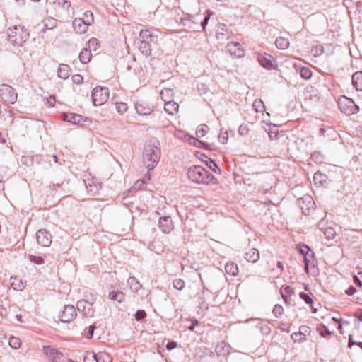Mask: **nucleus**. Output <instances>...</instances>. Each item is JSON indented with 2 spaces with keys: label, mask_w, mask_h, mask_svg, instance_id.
<instances>
[{
  "label": "nucleus",
  "mask_w": 362,
  "mask_h": 362,
  "mask_svg": "<svg viewBox=\"0 0 362 362\" xmlns=\"http://www.w3.org/2000/svg\"><path fill=\"white\" fill-rule=\"evenodd\" d=\"M160 144L156 138L153 137L147 141L144 147L142 162L148 171L155 168L160 158Z\"/></svg>",
  "instance_id": "nucleus-1"
},
{
  "label": "nucleus",
  "mask_w": 362,
  "mask_h": 362,
  "mask_svg": "<svg viewBox=\"0 0 362 362\" xmlns=\"http://www.w3.org/2000/svg\"><path fill=\"white\" fill-rule=\"evenodd\" d=\"M188 178L198 184L209 185L215 182L216 178L207 170L200 165H194L187 170Z\"/></svg>",
  "instance_id": "nucleus-2"
},
{
  "label": "nucleus",
  "mask_w": 362,
  "mask_h": 362,
  "mask_svg": "<svg viewBox=\"0 0 362 362\" xmlns=\"http://www.w3.org/2000/svg\"><path fill=\"white\" fill-rule=\"evenodd\" d=\"M7 34L8 40L16 45H22L30 37L29 32L21 25L8 28Z\"/></svg>",
  "instance_id": "nucleus-3"
},
{
  "label": "nucleus",
  "mask_w": 362,
  "mask_h": 362,
  "mask_svg": "<svg viewBox=\"0 0 362 362\" xmlns=\"http://www.w3.org/2000/svg\"><path fill=\"white\" fill-rule=\"evenodd\" d=\"M200 15H190V14H185L184 17L180 18V24L185 26V30L190 32H197L199 31L200 25Z\"/></svg>",
  "instance_id": "nucleus-4"
},
{
  "label": "nucleus",
  "mask_w": 362,
  "mask_h": 362,
  "mask_svg": "<svg viewBox=\"0 0 362 362\" xmlns=\"http://www.w3.org/2000/svg\"><path fill=\"white\" fill-rule=\"evenodd\" d=\"M338 106L341 111L346 115L356 114L359 111V107L354 100L346 96H342L338 100Z\"/></svg>",
  "instance_id": "nucleus-5"
},
{
  "label": "nucleus",
  "mask_w": 362,
  "mask_h": 362,
  "mask_svg": "<svg viewBox=\"0 0 362 362\" xmlns=\"http://www.w3.org/2000/svg\"><path fill=\"white\" fill-rule=\"evenodd\" d=\"M93 103L95 106L104 104L109 98L107 88L97 86L93 88L91 94Z\"/></svg>",
  "instance_id": "nucleus-6"
},
{
  "label": "nucleus",
  "mask_w": 362,
  "mask_h": 362,
  "mask_svg": "<svg viewBox=\"0 0 362 362\" xmlns=\"http://www.w3.org/2000/svg\"><path fill=\"white\" fill-rule=\"evenodd\" d=\"M0 97L6 103L13 104L17 100L18 95L13 87L2 84L0 86Z\"/></svg>",
  "instance_id": "nucleus-7"
},
{
  "label": "nucleus",
  "mask_w": 362,
  "mask_h": 362,
  "mask_svg": "<svg viewBox=\"0 0 362 362\" xmlns=\"http://www.w3.org/2000/svg\"><path fill=\"white\" fill-rule=\"evenodd\" d=\"M76 311L73 305H64L63 309L59 312V317L63 322H69L76 317Z\"/></svg>",
  "instance_id": "nucleus-8"
},
{
  "label": "nucleus",
  "mask_w": 362,
  "mask_h": 362,
  "mask_svg": "<svg viewBox=\"0 0 362 362\" xmlns=\"http://www.w3.org/2000/svg\"><path fill=\"white\" fill-rule=\"evenodd\" d=\"M36 240L39 245L42 247H48L52 243V235L45 229L39 230L36 233Z\"/></svg>",
  "instance_id": "nucleus-9"
},
{
  "label": "nucleus",
  "mask_w": 362,
  "mask_h": 362,
  "mask_svg": "<svg viewBox=\"0 0 362 362\" xmlns=\"http://www.w3.org/2000/svg\"><path fill=\"white\" fill-rule=\"evenodd\" d=\"M76 306L78 310L81 312L85 317H90L93 316L94 309L93 308V303L85 300H81L77 302Z\"/></svg>",
  "instance_id": "nucleus-10"
},
{
  "label": "nucleus",
  "mask_w": 362,
  "mask_h": 362,
  "mask_svg": "<svg viewBox=\"0 0 362 362\" xmlns=\"http://www.w3.org/2000/svg\"><path fill=\"white\" fill-rule=\"evenodd\" d=\"M226 51L237 58L243 57L245 55V50L238 42H230L226 47Z\"/></svg>",
  "instance_id": "nucleus-11"
},
{
  "label": "nucleus",
  "mask_w": 362,
  "mask_h": 362,
  "mask_svg": "<svg viewBox=\"0 0 362 362\" xmlns=\"http://www.w3.org/2000/svg\"><path fill=\"white\" fill-rule=\"evenodd\" d=\"M257 61L261 66L267 69H272L274 66L273 57L269 54L264 53L258 54Z\"/></svg>",
  "instance_id": "nucleus-12"
},
{
  "label": "nucleus",
  "mask_w": 362,
  "mask_h": 362,
  "mask_svg": "<svg viewBox=\"0 0 362 362\" xmlns=\"http://www.w3.org/2000/svg\"><path fill=\"white\" fill-rule=\"evenodd\" d=\"M298 204L301 207L303 213L307 214L309 213V211L311 208H313L315 203L312 197L306 194L298 199Z\"/></svg>",
  "instance_id": "nucleus-13"
},
{
  "label": "nucleus",
  "mask_w": 362,
  "mask_h": 362,
  "mask_svg": "<svg viewBox=\"0 0 362 362\" xmlns=\"http://www.w3.org/2000/svg\"><path fill=\"white\" fill-rule=\"evenodd\" d=\"M159 228L164 233H169L173 229V223L170 216L160 217L158 222Z\"/></svg>",
  "instance_id": "nucleus-14"
},
{
  "label": "nucleus",
  "mask_w": 362,
  "mask_h": 362,
  "mask_svg": "<svg viewBox=\"0 0 362 362\" xmlns=\"http://www.w3.org/2000/svg\"><path fill=\"white\" fill-rule=\"evenodd\" d=\"M58 21L52 17L45 18L42 21V28L40 34L45 33L48 30H52L57 26Z\"/></svg>",
  "instance_id": "nucleus-15"
},
{
  "label": "nucleus",
  "mask_w": 362,
  "mask_h": 362,
  "mask_svg": "<svg viewBox=\"0 0 362 362\" xmlns=\"http://www.w3.org/2000/svg\"><path fill=\"white\" fill-rule=\"evenodd\" d=\"M135 110L137 114L148 116L153 112V107L146 103L141 101L135 104Z\"/></svg>",
  "instance_id": "nucleus-16"
},
{
  "label": "nucleus",
  "mask_w": 362,
  "mask_h": 362,
  "mask_svg": "<svg viewBox=\"0 0 362 362\" xmlns=\"http://www.w3.org/2000/svg\"><path fill=\"white\" fill-rule=\"evenodd\" d=\"M72 26L74 31L78 34L85 33L88 28L84 20H81V18H76L72 23Z\"/></svg>",
  "instance_id": "nucleus-17"
},
{
  "label": "nucleus",
  "mask_w": 362,
  "mask_h": 362,
  "mask_svg": "<svg viewBox=\"0 0 362 362\" xmlns=\"http://www.w3.org/2000/svg\"><path fill=\"white\" fill-rule=\"evenodd\" d=\"M63 119L64 120L74 124H81L82 121L85 122L87 119H83V117L81 115L74 114L71 112L64 113Z\"/></svg>",
  "instance_id": "nucleus-18"
},
{
  "label": "nucleus",
  "mask_w": 362,
  "mask_h": 362,
  "mask_svg": "<svg viewBox=\"0 0 362 362\" xmlns=\"http://www.w3.org/2000/svg\"><path fill=\"white\" fill-rule=\"evenodd\" d=\"M245 259L251 263H255L259 259V252L256 248H249L244 254Z\"/></svg>",
  "instance_id": "nucleus-19"
},
{
  "label": "nucleus",
  "mask_w": 362,
  "mask_h": 362,
  "mask_svg": "<svg viewBox=\"0 0 362 362\" xmlns=\"http://www.w3.org/2000/svg\"><path fill=\"white\" fill-rule=\"evenodd\" d=\"M179 105L173 101L169 100L164 104L165 111L170 115H174L178 112Z\"/></svg>",
  "instance_id": "nucleus-20"
},
{
  "label": "nucleus",
  "mask_w": 362,
  "mask_h": 362,
  "mask_svg": "<svg viewBox=\"0 0 362 362\" xmlns=\"http://www.w3.org/2000/svg\"><path fill=\"white\" fill-rule=\"evenodd\" d=\"M151 43V42L147 41H139L138 43L139 49L146 57H148L151 54L152 47Z\"/></svg>",
  "instance_id": "nucleus-21"
},
{
  "label": "nucleus",
  "mask_w": 362,
  "mask_h": 362,
  "mask_svg": "<svg viewBox=\"0 0 362 362\" xmlns=\"http://www.w3.org/2000/svg\"><path fill=\"white\" fill-rule=\"evenodd\" d=\"M294 68L304 79H310L313 75L312 71L308 67L301 66L300 64H294Z\"/></svg>",
  "instance_id": "nucleus-22"
},
{
  "label": "nucleus",
  "mask_w": 362,
  "mask_h": 362,
  "mask_svg": "<svg viewBox=\"0 0 362 362\" xmlns=\"http://www.w3.org/2000/svg\"><path fill=\"white\" fill-rule=\"evenodd\" d=\"M108 298L120 303L124 300L125 294L119 291H112L108 293Z\"/></svg>",
  "instance_id": "nucleus-23"
},
{
  "label": "nucleus",
  "mask_w": 362,
  "mask_h": 362,
  "mask_svg": "<svg viewBox=\"0 0 362 362\" xmlns=\"http://www.w3.org/2000/svg\"><path fill=\"white\" fill-rule=\"evenodd\" d=\"M352 84L357 90L362 91V71H356L353 74Z\"/></svg>",
  "instance_id": "nucleus-24"
},
{
  "label": "nucleus",
  "mask_w": 362,
  "mask_h": 362,
  "mask_svg": "<svg viewBox=\"0 0 362 362\" xmlns=\"http://www.w3.org/2000/svg\"><path fill=\"white\" fill-rule=\"evenodd\" d=\"M230 346L226 344L224 341H221L217 344L216 347V353L218 356H226L230 352Z\"/></svg>",
  "instance_id": "nucleus-25"
},
{
  "label": "nucleus",
  "mask_w": 362,
  "mask_h": 362,
  "mask_svg": "<svg viewBox=\"0 0 362 362\" xmlns=\"http://www.w3.org/2000/svg\"><path fill=\"white\" fill-rule=\"evenodd\" d=\"M71 73L70 67L64 64H60L58 68V76L61 78L66 79L67 78Z\"/></svg>",
  "instance_id": "nucleus-26"
},
{
  "label": "nucleus",
  "mask_w": 362,
  "mask_h": 362,
  "mask_svg": "<svg viewBox=\"0 0 362 362\" xmlns=\"http://www.w3.org/2000/svg\"><path fill=\"white\" fill-rule=\"evenodd\" d=\"M11 285L16 291H22L25 288V283L18 276L11 278Z\"/></svg>",
  "instance_id": "nucleus-27"
},
{
  "label": "nucleus",
  "mask_w": 362,
  "mask_h": 362,
  "mask_svg": "<svg viewBox=\"0 0 362 362\" xmlns=\"http://www.w3.org/2000/svg\"><path fill=\"white\" fill-rule=\"evenodd\" d=\"M280 293L285 303H288V299L294 294V291L291 286H284L281 288Z\"/></svg>",
  "instance_id": "nucleus-28"
},
{
  "label": "nucleus",
  "mask_w": 362,
  "mask_h": 362,
  "mask_svg": "<svg viewBox=\"0 0 362 362\" xmlns=\"http://www.w3.org/2000/svg\"><path fill=\"white\" fill-rule=\"evenodd\" d=\"M127 283L129 286L130 289L133 292H138L142 287L139 281L135 277H129L127 280Z\"/></svg>",
  "instance_id": "nucleus-29"
},
{
  "label": "nucleus",
  "mask_w": 362,
  "mask_h": 362,
  "mask_svg": "<svg viewBox=\"0 0 362 362\" xmlns=\"http://www.w3.org/2000/svg\"><path fill=\"white\" fill-rule=\"evenodd\" d=\"M204 156L205 159H202V161H204L206 163L207 167L210 168L213 172L216 173L218 174H221V170L218 168V165L214 162V160H213L210 158H208L206 156Z\"/></svg>",
  "instance_id": "nucleus-30"
},
{
  "label": "nucleus",
  "mask_w": 362,
  "mask_h": 362,
  "mask_svg": "<svg viewBox=\"0 0 362 362\" xmlns=\"http://www.w3.org/2000/svg\"><path fill=\"white\" fill-rule=\"evenodd\" d=\"M92 54L90 50L88 48H84L80 52L79 59L81 63L86 64L90 60Z\"/></svg>",
  "instance_id": "nucleus-31"
},
{
  "label": "nucleus",
  "mask_w": 362,
  "mask_h": 362,
  "mask_svg": "<svg viewBox=\"0 0 362 362\" xmlns=\"http://www.w3.org/2000/svg\"><path fill=\"white\" fill-rule=\"evenodd\" d=\"M225 271L228 274L236 276L238 273V268L234 262H227L225 265Z\"/></svg>",
  "instance_id": "nucleus-32"
},
{
  "label": "nucleus",
  "mask_w": 362,
  "mask_h": 362,
  "mask_svg": "<svg viewBox=\"0 0 362 362\" xmlns=\"http://www.w3.org/2000/svg\"><path fill=\"white\" fill-rule=\"evenodd\" d=\"M276 46L279 49H286L289 46V41L288 39L283 37H279L276 38L275 41Z\"/></svg>",
  "instance_id": "nucleus-33"
},
{
  "label": "nucleus",
  "mask_w": 362,
  "mask_h": 362,
  "mask_svg": "<svg viewBox=\"0 0 362 362\" xmlns=\"http://www.w3.org/2000/svg\"><path fill=\"white\" fill-rule=\"evenodd\" d=\"M318 228L320 230L323 231L324 235L327 240H333L336 236V232L332 227H327L324 229L318 226Z\"/></svg>",
  "instance_id": "nucleus-34"
},
{
  "label": "nucleus",
  "mask_w": 362,
  "mask_h": 362,
  "mask_svg": "<svg viewBox=\"0 0 362 362\" xmlns=\"http://www.w3.org/2000/svg\"><path fill=\"white\" fill-rule=\"evenodd\" d=\"M90 179H86V180H84V182H85V185H86V188L88 189V191H90V192H92L93 194H95L96 193L98 189H100V185L99 183H90ZM92 182H93V181H92Z\"/></svg>",
  "instance_id": "nucleus-35"
},
{
  "label": "nucleus",
  "mask_w": 362,
  "mask_h": 362,
  "mask_svg": "<svg viewBox=\"0 0 362 362\" xmlns=\"http://www.w3.org/2000/svg\"><path fill=\"white\" fill-rule=\"evenodd\" d=\"M327 181V176L320 172H317L314 174L313 182L315 185H324Z\"/></svg>",
  "instance_id": "nucleus-36"
},
{
  "label": "nucleus",
  "mask_w": 362,
  "mask_h": 362,
  "mask_svg": "<svg viewBox=\"0 0 362 362\" xmlns=\"http://www.w3.org/2000/svg\"><path fill=\"white\" fill-rule=\"evenodd\" d=\"M139 41L152 42V35L148 30H141L139 33Z\"/></svg>",
  "instance_id": "nucleus-37"
},
{
  "label": "nucleus",
  "mask_w": 362,
  "mask_h": 362,
  "mask_svg": "<svg viewBox=\"0 0 362 362\" xmlns=\"http://www.w3.org/2000/svg\"><path fill=\"white\" fill-rule=\"evenodd\" d=\"M299 252L303 255L304 258L305 257V256L308 257V259H311L314 257L313 252L310 250V247L306 245H301Z\"/></svg>",
  "instance_id": "nucleus-38"
},
{
  "label": "nucleus",
  "mask_w": 362,
  "mask_h": 362,
  "mask_svg": "<svg viewBox=\"0 0 362 362\" xmlns=\"http://www.w3.org/2000/svg\"><path fill=\"white\" fill-rule=\"evenodd\" d=\"M81 20H84L85 23L88 25H92L94 22L93 13L90 11H86L83 13V17L81 18Z\"/></svg>",
  "instance_id": "nucleus-39"
},
{
  "label": "nucleus",
  "mask_w": 362,
  "mask_h": 362,
  "mask_svg": "<svg viewBox=\"0 0 362 362\" xmlns=\"http://www.w3.org/2000/svg\"><path fill=\"white\" fill-rule=\"evenodd\" d=\"M96 356L98 362H112L111 356L106 352H100Z\"/></svg>",
  "instance_id": "nucleus-40"
},
{
  "label": "nucleus",
  "mask_w": 362,
  "mask_h": 362,
  "mask_svg": "<svg viewBox=\"0 0 362 362\" xmlns=\"http://www.w3.org/2000/svg\"><path fill=\"white\" fill-rule=\"evenodd\" d=\"M188 142L190 144H193L197 147H203L204 148H208V144L202 142V141L198 140L196 137H188Z\"/></svg>",
  "instance_id": "nucleus-41"
},
{
  "label": "nucleus",
  "mask_w": 362,
  "mask_h": 362,
  "mask_svg": "<svg viewBox=\"0 0 362 362\" xmlns=\"http://www.w3.org/2000/svg\"><path fill=\"white\" fill-rule=\"evenodd\" d=\"M8 344L11 348L18 349L21 345V341L18 337H11L9 338Z\"/></svg>",
  "instance_id": "nucleus-42"
},
{
  "label": "nucleus",
  "mask_w": 362,
  "mask_h": 362,
  "mask_svg": "<svg viewBox=\"0 0 362 362\" xmlns=\"http://www.w3.org/2000/svg\"><path fill=\"white\" fill-rule=\"evenodd\" d=\"M252 107L257 112H263L264 111V106L261 100H255L252 104Z\"/></svg>",
  "instance_id": "nucleus-43"
},
{
  "label": "nucleus",
  "mask_w": 362,
  "mask_h": 362,
  "mask_svg": "<svg viewBox=\"0 0 362 362\" xmlns=\"http://www.w3.org/2000/svg\"><path fill=\"white\" fill-rule=\"evenodd\" d=\"M160 98L165 103L167 99L170 98L173 95V90L169 88H165L160 91Z\"/></svg>",
  "instance_id": "nucleus-44"
},
{
  "label": "nucleus",
  "mask_w": 362,
  "mask_h": 362,
  "mask_svg": "<svg viewBox=\"0 0 362 362\" xmlns=\"http://www.w3.org/2000/svg\"><path fill=\"white\" fill-rule=\"evenodd\" d=\"M209 127L206 124H201L196 131L197 136H205L209 132Z\"/></svg>",
  "instance_id": "nucleus-45"
},
{
  "label": "nucleus",
  "mask_w": 362,
  "mask_h": 362,
  "mask_svg": "<svg viewBox=\"0 0 362 362\" xmlns=\"http://www.w3.org/2000/svg\"><path fill=\"white\" fill-rule=\"evenodd\" d=\"M28 259L32 263L35 264H42L45 263L44 258L40 256L29 255Z\"/></svg>",
  "instance_id": "nucleus-46"
},
{
  "label": "nucleus",
  "mask_w": 362,
  "mask_h": 362,
  "mask_svg": "<svg viewBox=\"0 0 362 362\" xmlns=\"http://www.w3.org/2000/svg\"><path fill=\"white\" fill-rule=\"evenodd\" d=\"M173 287L175 289L179 290V291H182V289H184V288L185 286V281L181 279H175L173 281Z\"/></svg>",
  "instance_id": "nucleus-47"
},
{
  "label": "nucleus",
  "mask_w": 362,
  "mask_h": 362,
  "mask_svg": "<svg viewBox=\"0 0 362 362\" xmlns=\"http://www.w3.org/2000/svg\"><path fill=\"white\" fill-rule=\"evenodd\" d=\"M311 332V329L310 327L307 325H301L299 327L298 335H303L306 338V336L310 335Z\"/></svg>",
  "instance_id": "nucleus-48"
},
{
  "label": "nucleus",
  "mask_w": 362,
  "mask_h": 362,
  "mask_svg": "<svg viewBox=\"0 0 362 362\" xmlns=\"http://www.w3.org/2000/svg\"><path fill=\"white\" fill-rule=\"evenodd\" d=\"M291 337L293 339V341L294 342H296H296L297 343H302V342L305 341V340H306V338L304 336L298 335V332H293V334H291Z\"/></svg>",
  "instance_id": "nucleus-49"
},
{
  "label": "nucleus",
  "mask_w": 362,
  "mask_h": 362,
  "mask_svg": "<svg viewBox=\"0 0 362 362\" xmlns=\"http://www.w3.org/2000/svg\"><path fill=\"white\" fill-rule=\"evenodd\" d=\"M273 314L276 317H280L284 313V308L281 305L276 304L273 308Z\"/></svg>",
  "instance_id": "nucleus-50"
},
{
  "label": "nucleus",
  "mask_w": 362,
  "mask_h": 362,
  "mask_svg": "<svg viewBox=\"0 0 362 362\" xmlns=\"http://www.w3.org/2000/svg\"><path fill=\"white\" fill-rule=\"evenodd\" d=\"M84 362H98L96 354L94 353H87L83 358Z\"/></svg>",
  "instance_id": "nucleus-51"
},
{
  "label": "nucleus",
  "mask_w": 362,
  "mask_h": 362,
  "mask_svg": "<svg viewBox=\"0 0 362 362\" xmlns=\"http://www.w3.org/2000/svg\"><path fill=\"white\" fill-rule=\"evenodd\" d=\"M299 296L307 304L312 305L313 303V300L309 294L304 293V292H300L299 294Z\"/></svg>",
  "instance_id": "nucleus-52"
},
{
  "label": "nucleus",
  "mask_w": 362,
  "mask_h": 362,
  "mask_svg": "<svg viewBox=\"0 0 362 362\" xmlns=\"http://www.w3.org/2000/svg\"><path fill=\"white\" fill-rule=\"evenodd\" d=\"M116 110L119 113L123 114L127 110V105L124 103H116Z\"/></svg>",
  "instance_id": "nucleus-53"
},
{
  "label": "nucleus",
  "mask_w": 362,
  "mask_h": 362,
  "mask_svg": "<svg viewBox=\"0 0 362 362\" xmlns=\"http://www.w3.org/2000/svg\"><path fill=\"white\" fill-rule=\"evenodd\" d=\"M322 329L320 331V334L322 337L326 338L332 335H334V332L329 331L325 325H322Z\"/></svg>",
  "instance_id": "nucleus-54"
},
{
  "label": "nucleus",
  "mask_w": 362,
  "mask_h": 362,
  "mask_svg": "<svg viewBox=\"0 0 362 362\" xmlns=\"http://www.w3.org/2000/svg\"><path fill=\"white\" fill-rule=\"evenodd\" d=\"M146 317V313L144 310H138L135 313V319L137 321L144 320Z\"/></svg>",
  "instance_id": "nucleus-55"
},
{
  "label": "nucleus",
  "mask_w": 362,
  "mask_h": 362,
  "mask_svg": "<svg viewBox=\"0 0 362 362\" xmlns=\"http://www.w3.org/2000/svg\"><path fill=\"white\" fill-rule=\"evenodd\" d=\"M98 45H99L98 40L95 37H93V38L90 39L88 41V47H89L88 49H90V48H93L94 49H96Z\"/></svg>",
  "instance_id": "nucleus-56"
},
{
  "label": "nucleus",
  "mask_w": 362,
  "mask_h": 362,
  "mask_svg": "<svg viewBox=\"0 0 362 362\" xmlns=\"http://www.w3.org/2000/svg\"><path fill=\"white\" fill-rule=\"evenodd\" d=\"M83 81V78L80 74H75L72 76V81L76 84H81Z\"/></svg>",
  "instance_id": "nucleus-57"
},
{
  "label": "nucleus",
  "mask_w": 362,
  "mask_h": 362,
  "mask_svg": "<svg viewBox=\"0 0 362 362\" xmlns=\"http://www.w3.org/2000/svg\"><path fill=\"white\" fill-rule=\"evenodd\" d=\"M21 163L28 166L31 165L33 163V158L28 156H22Z\"/></svg>",
  "instance_id": "nucleus-58"
},
{
  "label": "nucleus",
  "mask_w": 362,
  "mask_h": 362,
  "mask_svg": "<svg viewBox=\"0 0 362 362\" xmlns=\"http://www.w3.org/2000/svg\"><path fill=\"white\" fill-rule=\"evenodd\" d=\"M209 20V16H205L203 19H202V18L200 17L199 25H200V28L202 30L205 29Z\"/></svg>",
  "instance_id": "nucleus-59"
},
{
  "label": "nucleus",
  "mask_w": 362,
  "mask_h": 362,
  "mask_svg": "<svg viewBox=\"0 0 362 362\" xmlns=\"http://www.w3.org/2000/svg\"><path fill=\"white\" fill-rule=\"evenodd\" d=\"M310 158H312L313 160H314L316 163L322 162V157L319 153H312Z\"/></svg>",
  "instance_id": "nucleus-60"
},
{
  "label": "nucleus",
  "mask_w": 362,
  "mask_h": 362,
  "mask_svg": "<svg viewBox=\"0 0 362 362\" xmlns=\"http://www.w3.org/2000/svg\"><path fill=\"white\" fill-rule=\"evenodd\" d=\"M95 329V326L94 325H90L88 328V332L86 335L87 339H91L93 336V332Z\"/></svg>",
  "instance_id": "nucleus-61"
},
{
  "label": "nucleus",
  "mask_w": 362,
  "mask_h": 362,
  "mask_svg": "<svg viewBox=\"0 0 362 362\" xmlns=\"http://www.w3.org/2000/svg\"><path fill=\"white\" fill-rule=\"evenodd\" d=\"M47 102H46V104H47V105L49 107H53L54 106V104H55V102H56V100H55V97L53 96V95H51L49 96V98H47L46 99Z\"/></svg>",
  "instance_id": "nucleus-62"
},
{
  "label": "nucleus",
  "mask_w": 362,
  "mask_h": 362,
  "mask_svg": "<svg viewBox=\"0 0 362 362\" xmlns=\"http://www.w3.org/2000/svg\"><path fill=\"white\" fill-rule=\"evenodd\" d=\"M177 346V342L174 341H170L167 345H166V349L169 351L170 350H173V349L176 348Z\"/></svg>",
  "instance_id": "nucleus-63"
},
{
  "label": "nucleus",
  "mask_w": 362,
  "mask_h": 362,
  "mask_svg": "<svg viewBox=\"0 0 362 362\" xmlns=\"http://www.w3.org/2000/svg\"><path fill=\"white\" fill-rule=\"evenodd\" d=\"M279 328L281 330V331H284V332H288L289 330H288V327L287 326V325L285 323V322H281L279 325Z\"/></svg>",
  "instance_id": "nucleus-64"
}]
</instances>
